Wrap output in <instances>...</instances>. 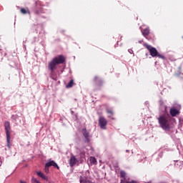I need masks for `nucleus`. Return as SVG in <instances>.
<instances>
[{
    "label": "nucleus",
    "instance_id": "nucleus-1",
    "mask_svg": "<svg viewBox=\"0 0 183 183\" xmlns=\"http://www.w3.org/2000/svg\"><path fill=\"white\" fill-rule=\"evenodd\" d=\"M66 61L65 56L64 55H59L51 59L48 64V69L50 72V77L51 79H54V81H56V78L58 76H56V71H55V69L58 67V65H61L64 64Z\"/></svg>",
    "mask_w": 183,
    "mask_h": 183
},
{
    "label": "nucleus",
    "instance_id": "nucleus-2",
    "mask_svg": "<svg viewBox=\"0 0 183 183\" xmlns=\"http://www.w3.org/2000/svg\"><path fill=\"white\" fill-rule=\"evenodd\" d=\"M158 122L160 128L164 131H169L171 129V116L168 114L160 115L158 119Z\"/></svg>",
    "mask_w": 183,
    "mask_h": 183
},
{
    "label": "nucleus",
    "instance_id": "nucleus-3",
    "mask_svg": "<svg viewBox=\"0 0 183 183\" xmlns=\"http://www.w3.org/2000/svg\"><path fill=\"white\" fill-rule=\"evenodd\" d=\"M4 129L6 132L7 147L8 148H11V123L9 122H4Z\"/></svg>",
    "mask_w": 183,
    "mask_h": 183
},
{
    "label": "nucleus",
    "instance_id": "nucleus-4",
    "mask_svg": "<svg viewBox=\"0 0 183 183\" xmlns=\"http://www.w3.org/2000/svg\"><path fill=\"white\" fill-rule=\"evenodd\" d=\"M144 46L147 49V51H149V54L153 58H155V56H157L158 55V50H157V49H155V47H152V46H151L148 44H144Z\"/></svg>",
    "mask_w": 183,
    "mask_h": 183
},
{
    "label": "nucleus",
    "instance_id": "nucleus-5",
    "mask_svg": "<svg viewBox=\"0 0 183 183\" xmlns=\"http://www.w3.org/2000/svg\"><path fill=\"white\" fill-rule=\"evenodd\" d=\"M54 167V168H56L57 169H59V166H58V164L55 162V161L51 160L45 164L44 172L46 174H49V167Z\"/></svg>",
    "mask_w": 183,
    "mask_h": 183
},
{
    "label": "nucleus",
    "instance_id": "nucleus-6",
    "mask_svg": "<svg viewBox=\"0 0 183 183\" xmlns=\"http://www.w3.org/2000/svg\"><path fill=\"white\" fill-rule=\"evenodd\" d=\"M120 177L122 178L120 183H138V182L135 180H132L130 182L127 181V173L122 170L120 172Z\"/></svg>",
    "mask_w": 183,
    "mask_h": 183
},
{
    "label": "nucleus",
    "instance_id": "nucleus-7",
    "mask_svg": "<svg viewBox=\"0 0 183 183\" xmlns=\"http://www.w3.org/2000/svg\"><path fill=\"white\" fill-rule=\"evenodd\" d=\"M108 124V121L104 117H100L99 118V125L102 129H107V125Z\"/></svg>",
    "mask_w": 183,
    "mask_h": 183
},
{
    "label": "nucleus",
    "instance_id": "nucleus-8",
    "mask_svg": "<svg viewBox=\"0 0 183 183\" xmlns=\"http://www.w3.org/2000/svg\"><path fill=\"white\" fill-rule=\"evenodd\" d=\"M93 82L96 86H102L104 85V79L99 76H95L93 79Z\"/></svg>",
    "mask_w": 183,
    "mask_h": 183
},
{
    "label": "nucleus",
    "instance_id": "nucleus-9",
    "mask_svg": "<svg viewBox=\"0 0 183 183\" xmlns=\"http://www.w3.org/2000/svg\"><path fill=\"white\" fill-rule=\"evenodd\" d=\"M81 133L83 137H84L85 139V142H86V141H89V132H88V130L86 129V128H83L81 129Z\"/></svg>",
    "mask_w": 183,
    "mask_h": 183
},
{
    "label": "nucleus",
    "instance_id": "nucleus-10",
    "mask_svg": "<svg viewBox=\"0 0 183 183\" xmlns=\"http://www.w3.org/2000/svg\"><path fill=\"white\" fill-rule=\"evenodd\" d=\"M36 175L44 179V181H48V177H46L42 172H36Z\"/></svg>",
    "mask_w": 183,
    "mask_h": 183
},
{
    "label": "nucleus",
    "instance_id": "nucleus-11",
    "mask_svg": "<svg viewBox=\"0 0 183 183\" xmlns=\"http://www.w3.org/2000/svg\"><path fill=\"white\" fill-rule=\"evenodd\" d=\"M169 112H170V115L172 117H177V115H178V114H179V111H178V109H174V108L170 109Z\"/></svg>",
    "mask_w": 183,
    "mask_h": 183
},
{
    "label": "nucleus",
    "instance_id": "nucleus-12",
    "mask_svg": "<svg viewBox=\"0 0 183 183\" xmlns=\"http://www.w3.org/2000/svg\"><path fill=\"white\" fill-rule=\"evenodd\" d=\"M76 164V158L75 156H71L69 160L70 167H74V165Z\"/></svg>",
    "mask_w": 183,
    "mask_h": 183
},
{
    "label": "nucleus",
    "instance_id": "nucleus-13",
    "mask_svg": "<svg viewBox=\"0 0 183 183\" xmlns=\"http://www.w3.org/2000/svg\"><path fill=\"white\" fill-rule=\"evenodd\" d=\"M35 15H41V14H44V9L42 7H40L39 9H36L34 11Z\"/></svg>",
    "mask_w": 183,
    "mask_h": 183
},
{
    "label": "nucleus",
    "instance_id": "nucleus-14",
    "mask_svg": "<svg viewBox=\"0 0 183 183\" xmlns=\"http://www.w3.org/2000/svg\"><path fill=\"white\" fill-rule=\"evenodd\" d=\"M20 12H21L24 15H25L26 14H29V15L31 14V12L29 11V9H28L21 8L20 9Z\"/></svg>",
    "mask_w": 183,
    "mask_h": 183
},
{
    "label": "nucleus",
    "instance_id": "nucleus-15",
    "mask_svg": "<svg viewBox=\"0 0 183 183\" xmlns=\"http://www.w3.org/2000/svg\"><path fill=\"white\" fill-rule=\"evenodd\" d=\"M142 35L144 36H148L149 35V28H146L142 31Z\"/></svg>",
    "mask_w": 183,
    "mask_h": 183
},
{
    "label": "nucleus",
    "instance_id": "nucleus-16",
    "mask_svg": "<svg viewBox=\"0 0 183 183\" xmlns=\"http://www.w3.org/2000/svg\"><path fill=\"white\" fill-rule=\"evenodd\" d=\"M90 163L97 165V159L94 157H91L89 159Z\"/></svg>",
    "mask_w": 183,
    "mask_h": 183
},
{
    "label": "nucleus",
    "instance_id": "nucleus-17",
    "mask_svg": "<svg viewBox=\"0 0 183 183\" xmlns=\"http://www.w3.org/2000/svg\"><path fill=\"white\" fill-rule=\"evenodd\" d=\"M74 86V79H71L66 86V88H72Z\"/></svg>",
    "mask_w": 183,
    "mask_h": 183
},
{
    "label": "nucleus",
    "instance_id": "nucleus-18",
    "mask_svg": "<svg viewBox=\"0 0 183 183\" xmlns=\"http://www.w3.org/2000/svg\"><path fill=\"white\" fill-rule=\"evenodd\" d=\"M157 58H159L160 59H165V56L164 54H161L157 52V55L156 56Z\"/></svg>",
    "mask_w": 183,
    "mask_h": 183
},
{
    "label": "nucleus",
    "instance_id": "nucleus-19",
    "mask_svg": "<svg viewBox=\"0 0 183 183\" xmlns=\"http://www.w3.org/2000/svg\"><path fill=\"white\" fill-rule=\"evenodd\" d=\"M31 183H40L39 181H38V179H36V178H32L31 179Z\"/></svg>",
    "mask_w": 183,
    "mask_h": 183
},
{
    "label": "nucleus",
    "instance_id": "nucleus-20",
    "mask_svg": "<svg viewBox=\"0 0 183 183\" xmlns=\"http://www.w3.org/2000/svg\"><path fill=\"white\" fill-rule=\"evenodd\" d=\"M107 114H110L111 115H114V112L112 110L107 109Z\"/></svg>",
    "mask_w": 183,
    "mask_h": 183
},
{
    "label": "nucleus",
    "instance_id": "nucleus-21",
    "mask_svg": "<svg viewBox=\"0 0 183 183\" xmlns=\"http://www.w3.org/2000/svg\"><path fill=\"white\" fill-rule=\"evenodd\" d=\"M176 76H179V75H181V73H176L175 74H174Z\"/></svg>",
    "mask_w": 183,
    "mask_h": 183
},
{
    "label": "nucleus",
    "instance_id": "nucleus-22",
    "mask_svg": "<svg viewBox=\"0 0 183 183\" xmlns=\"http://www.w3.org/2000/svg\"><path fill=\"white\" fill-rule=\"evenodd\" d=\"M2 165V159L0 157V167Z\"/></svg>",
    "mask_w": 183,
    "mask_h": 183
}]
</instances>
